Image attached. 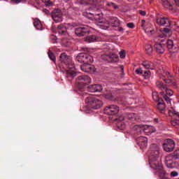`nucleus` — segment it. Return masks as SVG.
<instances>
[{
    "label": "nucleus",
    "mask_w": 179,
    "mask_h": 179,
    "mask_svg": "<svg viewBox=\"0 0 179 179\" xmlns=\"http://www.w3.org/2000/svg\"><path fill=\"white\" fill-rule=\"evenodd\" d=\"M160 156V148L157 144H152L150 147V156L149 157V164L156 173L164 174L163 164L159 162Z\"/></svg>",
    "instance_id": "1"
},
{
    "label": "nucleus",
    "mask_w": 179,
    "mask_h": 179,
    "mask_svg": "<svg viewBox=\"0 0 179 179\" xmlns=\"http://www.w3.org/2000/svg\"><path fill=\"white\" fill-rule=\"evenodd\" d=\"M85 103L89 108H92L93 110H99L103 106L101 101L93 96H87L85 99Z\"/></svg>",
    "instance_id": "2"
},
{
    "label": "nucleus",
    "mask_w": 179,
    "mask_h": 179,
    "mask_svg": "<svg viewBox=\"0 0 179 179\" xmlns=\"http://www.w3.org/2000/svg\"><path fill=\"white\" fill-rule=\"evenodd\" d=\"M93 15L97 26H99V27H101V29L103 30H107V29H108V22H107V20L103 19V15H104L106 16L107 14L94 13Z\"/></svg>",
    "instance_id": "3"
},
{
    "label": "nucleus",
    "mask_w": 179,
    "mask_h": 179,
    "mask_svg": "<svg viewBox=\"0 0 179 179\" xmlns=\"http://www.w3.org/2000/svg\"><path fill=\"white\" fill-rule=\"evenodd\" d=\"M176 148V142L171 138H167L163 143V149L165 152H173Z\"/></svg>",
    "instance_id": "4"
},
{
    "label": "nucleus",
    "mask_w": 179,
    "mask_h": 179,
    "mask_svg": "<svg viewBox=\"0 0 179 179\" xmlns=\"http://www.w3.org/2000/svg\"><path fill=\"white\" fill-rule=\"evenodd\" d=\"M52 20L55 23H59L62 22V11L58 8L53 10L51 13Z\"/></svg>",
    "instance_id": "5"
},
{
    "label": "nucleus",
    "mask_w": 179,
    "mask_h": 179,
    "mask_svg": "<svg viewBox=\"0 0 179 179\" xmlns=\"http://www.w3.org/2000/svg\"><path fill=\"white\" fill-rule=\"evenodd\" d=\"M104 111L105 114L108 115H115L120 112V107L117 106V105H109L105 108Z\"/></svg>",
    "instance_id": "6"
},
{
    "label": "nucleus",
    "mask_w": 179,
    "mask_h": 179,
    "mask_svg": "<svg viewBox=\"0 0 179 179\" xmlns=\"http://www.w3.org/2000/svg\"><path fill=\"white\" fill-rule=\"evenodd\" d=\"M156 22L158 26H164V27H170L171 26V21L167 17H158L156 19Z\"/></svg>",
    "instance_id": "7"
},
{
    "label": "nucleus",
    "mask_w": 179,
    "mask_h": 179,
    "mask_svg": "<svg viewBox=\"0 0 179 179\" xmlns=\"http://www.w3.org/2000/svg\"><path fill=\"white\" fill-rule=\"evenodd\" d=\"M108 20H106V23H108V29L110 27V25L112 27H118L120 26V20L117 17H110L107 15H105Z\"/></svg>",
    "instance_id": "8"
},
{
    "label": "nucleus",
    "mask_w": 179,
    "mask_h": 179,
    "mask_svg": "<svg viewBox=\"0 0 179 179\" xmlns=\"http://www.w3.org/2000/svg\"><path fill=\"white\" fill-rule=\"evenodd\" d=\"M90 33V29H89V27H78L75 30V34L78 37H83V36H86V34H89Z\"/></svg>",
    "instance_id": "9"
},
{
    "label": "nucleus",
    "mask_w": 179,
    "mask_h": 179,
    "mask_svg": "<svg viewBox=\"0 0 179 179\" xmlns=\"http://www.w3.org/2000/svg\"><path fill=\"white\" fill-rule=\"evenodd\" d=\"M80 68L83 72H86L87 73H94L96 72V68H94V66L90 65V64H84Z\"/></svg>",
    "instance_id": "10"
},
{
    "label": "nucleus",
    "mask_w": 179,
    "mask_h": 179,
    "mask_svg": "<svg viewBox=\"0 0 179 179\" xmlns=\"http://www.w3.org/2000/svg\"><path fill=\"white\" fill-rule=\"evenodd\" d=\"M162 3L166 9H169V10H174V6H176L174 0H162Z\"/></svg>",
    "instance_id": "11"
},
{
    "label": "nucleus",
    "mask_w": 179,
    "mask_h": 179,
    "mask_svg": "<svg viewBox=\"0 0 179 179\" xmlns=\"http://www.w3.org/2000/svg\"><path fill=\"white\" fill-rule=\"evenodd\" d=\"M59 61L68 66L72 64V59H71V57L68 56L66 53H62L60 55Z\"/></svg>",
    "instance_id": "12"
},
{
    "label": "nucleus",
    "mask_w": 179,
    "mask_h": 179,
    "mask_svg": "<svg viewBox=\"0 0 179 179\" xmlns=\"http://www.w3.org/2000/svg\"><path fill=\"white\" fill-rule=\"evenodd\" d=\"M154 48L157 54L159 55L164 54V52L166 51V45L164 43H155Z\"/></svg>",
    "instance_id": "13"
},
{
    "label": "nucleus",
    "mask_w": 179,
    "mask_h": 179,
    "mask_svg": "<svg viewBox=\"0 0 179 179\" xmlns=\"http://www.w3.org/2000/svg\"><path fill=\"white\" fill-rule=\"evenodd\" d=\"M88 90L91 93H97L103 90V87L100 84L91 85L88 87Z\"/></svg>",
    "instance_id": "14"
},
{
    "label": "nucleus",
    "mask_w": 179,
    "mask_h": 179,
    "mask_svg": "<svg viewBox=\"0 0 179 179\" xmlns=\"http://www.w3.org/2000/svg\"><path fill=\"white\" fill-rule=\"evenodd\" d=\"M165 164L169 169H173L174 164V157L170 154L165 157Z\"/></svg>",
    "instance_id": "15"
},
{
    "label": "nucleus",
    "mask_w": 179,
    "mask_h": 179,
    "mask_svg": "<svg viewBox=\"0 0 179 179\" xmlns=\"http://www.w3.org/2000/svg\"><path fill=\"white\" fill-rule=\"evenodd\" d=\"M101 2V0H81L80 3L82 5H92L94 6H96V5H98V3H100Z\"/></svg>",
    "instance_id": "16"
},
{
    "label": "nucleus",
    "mask_w": 179,
    "mask_h": 179,
    "mask_svg": "<svg viewBox=\"0 0 179 179\" xmlns=\"http://www.w3.org/2000/svg\"><path fill=\"white\" fill-rule=\"evenodd\" d=\"M78 80H81L82 83H85V85H89V83H92V79L89 76H80L77 78Z\"/></svg>",
    "instance_id": "17"
},
{
    "label": "nucleus",
    "mask_w": 179,
    "mask_h": 179,
    "mask_svg": "<svg viewBox=\"0 0 179 179\" xmlns=\"http://www.w3.org/2000/svg\"><path fill=\"white\" fill-rule=\"evenodd\" d=\"M138 145L141 148H145L148 147V138L140 136L138 137Z\"/></svg>",
    "instance_id": "18"
},
{
    "label": "nucleus",
    "mask_w": 179,
    "mask_h": 179,
    "mask_svg": "<svg viewBox=\"0 0 179 179\" xmlns=\"http://www.w3.org/2000/svg\"><path fill=\"white\" fill-rule=\"evenodd\" d=\"M167 40L166 36L160 35L155 38L154 41L155 44H163L164 41Z\"/></svg>",
    "instance_id": "19"
},
{
    "label": "nucleus",
    "mask_w": 179,
    "mask_h": 179,
    "mask_svg": "<svg viewBox=\"0 0 179 179\" xmlns=\"http://www.w3.org/2000/svg\"><path fill=\"white\" fill-rule=\"evenodd\" d=\"M57 31L60 36H65L66 34V27L64 24H60L57 27Z\"/></svg>",
    "instance_id": "20"
},
{
    "label": "nucleus",
    "mask_w": 179,
    "mask_h": 179,
    "mask_svg": "<svg viewBox=\"0 0 179 179\" xmlns=\"http://www.w3.org/2000/svg\"><path fill=\"white\" fill-rule=\"evenodd\" d=\"M76 61L78 62H80V64H85V62L86 61V53H80L76 58Z\"/></svg>",
    "instance_id": "21"
},
{
    "label": "nucleus",
    "mask_w": 179,
    "mask_h": 179,
    "mask_svg": "<svg viewBox=\"0 0 179 179\" xmlns=\"http://www.w3.org/2000/svg\"><path fill=\"white\" fill-rule=\"evenodd\" d=\"M142 65L145 69H151L152 71L155 69V64L152 62H143Z\"/></svg>",
    "instance_id": "22"
},
{
    "label": "nucleus",
    "mask_w": 179,
    "mask_h": 179,
    "mask_svg": "<svg viewBox=\"0 0 179 179\" xmlns=\"http://www.w3.org/2000/svg\"><path fill=\"white\" fill-rule=\"evenodd\" d=\"M169 114L170 117H173L174 121H179V115L178 113H176L174 110H169Z\"/></svg>",
    "instance_id": "23"
},
{
    "label": "nucleus",
    "mask_w": 179,
    "mask_h": 179,
    "mask_svg": "<svg viewBox=\"0 0 179 179\" xmlns=\"http://www.w3.org/2000/svg\"><path fill=\"white\" fill-rule=\"evenodd\" d=\"M157 109L159 113H163L164 110H166V104L164 102H159L157 106Z\"/></svg>",
    "instance_id": "24"
},
{
    "label": "nucleus",
    "mask_w": 179,
    "mask_h": 179,
    "mask_svg": "<svg viewBox=\"0 0 179 179\" xmlns=\"http://www.w3.org/2000/svg\"><path fill=\"white\" fill-rule=\"evenodd\" d=\"M97 40V37L96 36L92 35L85 38V43H94Z\"/></svg>",
    "instance_id": "25"
},
{
    "label": "nucleus",
    "mask_w": 179,
    "mask_h": 179,
    "mask_svg": "<svg viewBox=\"0 0 179 179\" xmlns=\"http://www.w3.org/2000/svg\"><path fill=\"white\" fill-rule=\"evenodd\" d=\"M34 26L37 29V30H41L43 29V25L41 24V22L39 20L36 19L34 22Z\"/></svg>",
    "instance_id": "26"
},
{
    "label": "nucleus",
    "mask_w": 179,
    "mask_h": 179,
    "mask_svg": "<svg viewBox=\"0 0 179 179\" xmlns=\"http://www.w3.org/2000/svg\"><path fill=\"white\" fill-rule=\"evenodd\" d=\"M110 59L109 62H117L118 61V55L113 53L109 54Z\"/></svg>",
    "instance_id": "27"
},
{
    "label": "nucleus",
    "mask_w": 179,
    "mask_h": 179,
    "mask_svg": "<svg viewBox=\"0 0 179 179\" xmlns=\"http://www.w3.org/2000/svg\"><path fill=\"white\" fill-rule=\"evenodd\" d=\"M94 61L93 59V57H92L90 55L85 53V64H92V62Z\"/></svg>",
    "instance_id": "28"
},
{
    "label": "nucleus",
    "mask_w": 179,
    "mask_h": 179,
    "mask_svg": "<svg viewBox=\"0 0 179 179\" xmlns=\"http://www.w3.org/2000/svg\"><path fill=\"white\" fill-rule=\"evenodd\" d=\"M145 52L148 55H152L153 53V47H152V45H146L145 47Z\"/></svg>",
    "instance_id": "29"
},
{
    "label": "nucleus",
    "mask_w": 179,
    "mask_h": 179,
    "mask_svg": "<svg viewBox=\"0 0 179 179\" xmlns=\"http://www.w3.org/2000/svg\"><path fill=\"white\" fill-rule=\"evenodd\" d=\"M164 81L165 82V83H168V85H170V86H173V89H178V87H177V83L171 81V80L170 79H168V80L164 79Z\"/></svg>",
    "instance_id": "30"
},
{
    "label": "nucleus",
    "mask_w": 179,
    "mask_h": 179,
    "mask_svg": "<svg viewBox=\"0 0 179 179\" xmlns=\"http://www.w3.org/2000/svg\"><path fill=\"white\" fill-rule=\"evenodd\" d=\"M131 129L133 131H138V132H141V131L143 129V125L134 124L131 127Z\"/></svg>",
    "instance_id": "31"
},
{
    "label": "nucleus",
    "mask_w": 179,
    "mask_h": 179,
    "mask_svg": "<svg viewBox=\"0 0 179 179\" xmlns=\"http://www.w3.org/2000/svg\"><path fill=\"white\" fill-rule=\"evenodd\" d=\"M106 6H108L109 8H110V9H115V10L118 9V8H119V6L117 4H115L113 2L107 3Z\"/></svg>",
    "instance_id": "32"
},
{
    "label": "nucleus",
    "mask_w": 179,
    "mask_h": 179,
    "mask_svg": "<svg viewBox=\"0 0 179 179\" xmlns=\"http://www.w3.org/2000/svg\"><path fill=\"white\" fill-rule=\"evenodd\" d=\"M66 78H73V76H76V73H73V71L67 70L66 71Z\"/></svg>",
    "instance_id": "33"
},
{
    "label": "nucleus",
    "mask_w": 179,
    "mask_h": 179,
    "mask_svg": "<svg viewBox=\"0 0 179 179\" xmlns=\"http://www.w3.org/2000/svg\"><path fill=\"white\" fill-rule=\"evenodd\" d=\"M48 54L50 59H51V61H53V62H55V60L57 59V58L55 57V55H54V53H52L51 50H49Z\"/></svg>",
    "instance_id": "34"
},
{
    "label": "nucleus",
    "mask_w": 179,
    "mask_h": 179,
    "mask_svg": "<svg viewBox=\"0 0 179 179\" xmlns=\"http://www.w3.org/2000/svg\"><path fill=\"white\" fill-rule=\"evenodd\" d=\"M174 160H178L179 159V149L175 150L172 154H171Z\"/></svg>",
    "instance_id": "35"
},
{
    "label": "nucleus",
    "mask_w": 179,
    "mask_h": 179,
    "mask_svg": "<svg viewBox=\"0 0 179 179\" xmlns=\"http://www.w3.org/2000/svg\"><path fill=\"white\" fill-rule=\"evenodd\" d=\"M166 44H167V48L169 50H171V48L174 47V42L173 41V40H168L166 42Z\"/></svg>",
    "instance_id": "36"
},
{
    "label": "nucleus",
    "mask_w": 179,
    "mask_h": 179,
    "mask_svg": "<svg viewBox=\"0 0 179 179\" xmlns=\"http://www.w3.org/2000/svg\"><path fill=\"white\" fill-rule=\"evenodd\" d=\"M152 99L154 101H160V98H159L157 92H152Z\"/></svg>",
    "instance_id": "37"
},
{
    "label": "nucleus",
    "mask_w": 179,
    "mask_h": 179,
    "mask_svg": "<svg viewBox=\"0 0 179 179\" xmlns=\"http://www.w3.org/2000/svg\"><path fill=\"white\" fill-rule=\"evenodd\" d=\"M101 59L103 61H106L107 62H109V61H110V54H108V55H107V54L103 55L101 56Z\"/></svg>",
    "instance_id": "38"
},
{
    "label": "nucleus",
    "mask_w": 179,
    "mask_h": 179,
    "mask_svg": "<svg viewBox=\"0 0 179 179\" xmlns=\"http://www.w3.org/2000/svg\"><path fill=\"white\" fill-rule=\"evenodd\" d=\"M170 29H169V27H165V28H164L163 29V30H162V34H163V36H167V35H166V34H169V33H170Z\"/></svg>",
    "instance_id": "39"
},
{
    "label": "nucleus",
    "mask_w": 179,
    "mask_h": 179,
    "mask_svg": "<svg viewBox=\"0 0 179 179\" xmlns=\"http://www.w3.org/2000/svg\"><path fill=\"white\" fill-rule=\"evenodd\" d=\"M150 76H151L150 71H144L143 77L145 78V79H149Z\"/></svg>",
    "instance_id": "40"
},
{
    "label": "nucleus",
    "mask_w": 179,
    "mask_h": 179,
    "mask_svg": "<svg viewBox=\"0 0 179 179\" xmlns=\"http://www.w3.org/2000/svg\"><path fill=\"white\" fill-rule=\"evenodd\" d=\"M164 99L166 101L167 104H171V99L167 95H164Z\"/></svg>",
    "instance_id": "41"
},
{
    "label": "nucleus",
    "mask_w": 179,
    "mask_h": 179,
    "mask_svg": "<svg viewBox=\"0 0 179 179\" xmlns=\"http://www.w3.org/2000/svg\"><path fill=\"white\" fill-rule=\"evenodd\" d=\"M171 125H173V127H175V128H178V127H179L178 121H177V120H171Z\"/></svg>",
    "instance_id": "42"
},
{
    "label": "nucleus",
    "mask_w": 179,
    "mask_h": 179,
    "mask_svg": "<svg viewBox=\"0 0 179 179\" xmlns=\"http://www.w3.org/2000/svg\"><path fill=\"white\" fill-rule=\"evenodd\" d=\"M165 92L167 96H173L174 94V92L171 90L166 89Z\"/></svg>",
    "instance_id": "43"
},
{
    "label": "nucleus",
    "mask_w": 179,
    "mask_h": 179,
    "mask_svg": "<svg viewBox=\"0 0 179 179\" xmlns=\"http://www.w3.org/2000/svg\"><path fill=\"white\" fill-rule=\"evenodd\" d=\"M12 3H20V2H26V0H11Z\"/></svg>",
    "instance_id": "44"
},
{
    "label": "nucleus",
    "mask_w": 179,
    "mask_h": 179,
    "mask_svg": "<svg viewBox=\"0 0 179 179\" xmlns=\"http://www.w3.org/2000/svg\"><path fill=\"white\" fill-rule=\"evenodd\" d=\"M136 73L137 75H142V73H143V70H142L141 68H138L136 70Z\"/></svg>",
    "instance_id": "45"
},
{
    "label": "nucleus",
    "mask_w": 179,
    "mask_h": 179,
    "mask_svg": "<svg viewBox=\"0 0 179 179\" xmlns=\"http://www.w3.org/2000/svg\"><path fill=\"white\" fill-rule=\"evenodd\" d=\"M127 26L129 27V29H134V27H135V24L133 22H129L127 23Z\"/></svg>",
    "instance_id": "46"
},
{
    "label": "nucleus",
    "mask_w": 179,
    "mask_h": 179,
    "mask_svg": "<svg viewBox=\"0 0 179 179\" xmlns=\"http://www.w3.org/2000/svg\"><path fill=\"white\" fill-rule=\"evenodd\" d=\"M162 171L164 172V173H159V174H160V177L162 176V179H170L167 177H164V176H166V171H164V170H163V166H162Z\"/></svg>",
    "instance_id": "47"
},
{
    "label": "nucleus",
    "mask_w": 179,
    "mask_h": 179,
    "mask_svg": "<svg viewBox=\"0 0 179 179\" xmlns=\"http://www.w3.org/2000/svg\"><path fill=\"white\" fill-rule=\"evenodd\" d=\"M120 57L122 59L125 58V51L124 50H122L120 52Z\"/></svg>",
    "instance_id": "48"
},
{
    "label": "nucleus",
    "mask_w": 179,
    "mask_h": 179,
    "mask_svg": "<svg viewBox=\"0 0 179 179\" xmlns=\"http://www.w3.org/2000/svg\"><path fill=\"white\" fill-rule=\"evenodd\" d=\"M178 176V172L173 171L171 173V177H177Z\"/></svg>",
    "instance_id": "49"
},
{
    "label": "nucleus",
    "mask_w": 179,
    "mask_h": 179,
    "mask_svg": "<svg viewBox=\"0 0 179 179\" xmlns=\"http://www.w3.org/2000/svg\"><path fill=\"white\" fill-rule=\"evenodd\" d=\"M52 5V2L50 0L45 2V6H51Z\"/></svg>",
    "instance_id": "50"
},
{
    "label": "nucleus",
    "mask_w": 179,
    "mask_h": 179,
    "mask_svg": "<svg viewBox=\"0 0 179 179\" xmlns=\"http://www.w3.org/2000/svg\"><path fill=\"white\" fill-rule=\"evenodd\" d=\"M51 40L53 41V43H57V36L52 35Z\"/></svg>",
    "instance_id": "51"
},
{
    "label": "nucleus",
    "mask_w": 179,
    "mask_h": 179,
    "mask_svg": "<svg viewBox=\"0 0 179 179\" xmlns=\"http://www.w3.org/2000/svg\"><path fill=\"white\" fill-rule=\"evenodd\" d=\"M159 87L161 88L162 90H165L166 91V89H167L166 87V85H163V84H160L159 85Z\"/></svg>",
    "instance_id": "52"
},
{
    "label": "nucleus",
    "mask_w": 179,
    "mask_h": 179,
    "mask_svg": "<svg viewBox=\"0 0 179 179\" xmlns=\"http://www.w3.org/2000/svg\"><path fill=\"white\" fill-rule=\"evenodd\" d=\"M138 13H140L141 16H146V11L139 10Z\"/></svg>",
    "instance_id": "53"
},
{
    "label": "nucleus",
    "mask_w": 179,
    "mask_h": 179,
    "mask_svg": "<svg viewBox=\"0 0 179 179\" xmlns=\"http://www.w3.org/2000/svg\"><path fill=\"white\" fill-rule=\"evenodd\" d=\"M153 30H150V31H148V29H145V33H148L150 36H152V34H153Z\"/></svg>",
    "instance_id": "54"
},
{
    "label": "nucleus",
    "mask_w": 179,
    "mask_h": 179,
    "mask_svg": "<svg viewBox=\"0 0 179 179\" xmlns=\"http://www.w3.org/2000/svg\"><path fill=\"white\" fill-rule=\"evenodd\" d=\"M173 3H175L176 6L179 7V0H174Z\"/></svg>",
    "instance_id": "55"
},
{
    "label": "nucleus",
    "mask_w": 179,
    "mask_h": 179,
    "mask_svg": "<svg viewBox=\"0 0 179 179\" xmlns=\"http://www.w3.org/2000/svg\"><path fill=\"white\" fill-rule=\"evenodd\" d=\"M43 12L45 13H46V15H50V10H47V9H43Z\"/></svg>",
    "instance_id": "56"
},
{
    "label": "nucleus",
    "mask_w": 179,
    "mask_h": 179,
    "mask_svg": "<svg viewBox=\"0 0 179 179\" xmlns=\"http://www.w3.org/2000/svg\"><path fill=\"white\" fill-rule=\"evenodd\" d=\"M165 73L166 76H168V78H171V75H170V73L169 71H166Z\"/></svg>",
    "instance_id": "57"
},
{
    "label": "nucleus",
    "mask_w": 179,
    "mask_h": 179,
    "mask_svg": "<svg viewBox=\"0 0 179 179\" xmlns=\"http://www.w3.org/2000/svg\"><path fill=\"white\" fill-rule=\"evenodd\" d=\"M121 72L124 75V66H120Z\"/></svg>",
    "instance_id": "58"
},
{
    "label": "nucleus",
    "mask_w": 179,
    "mask_h": 179,
    "mask_svg": "<svg viewBox=\"0 0 179 179\" xmlns=\"http://www.w3.org/2000/svg\"><path fill=\"white\" fill-rule=\"evenodd\" d=\"M119 31H124V29L122 27H118Z\"/></svg>",
    "instance_id": "59"
},
{
    "label": "nucleus",
    "mask_w": 179,
    "mask_h": 179,
    "mask_svg": "<svg viewBox=\"0 0 179 179\" xmlns=\"http://www.w3.org/2000/svg\"><path fill=\"white\" fill-rule=\"evenodd\" d=\"M160 94H161L162 96H164V95H165V94H164V91L161 92H160Z\"/></svg>",
    "instance_id": "60"
},
{
    "label": "nucleus",
    "mask_w": 179,
    "mask_h": 179,
    "mask_svg": "<svg viewBox=\"0 0 179 179\" xmlns=\"http://www.w3.org/2000/svg\"><path fill=\"white\" fill-rule=\"evenodd\" d=\"M142 23H145V20H142Z\"/></svg>",
    "instance_id": "61"
},
{
    "label": "nucleus",
    "mask_w": 179,
    "mask_h": 179,
    "mask_svg": "<svg viewBox=\"0 0 179 179\" xmlns=\"http://www.w3.org/2000/svg\"><path fill=\"white\" fill-rule=\"evenodd\" d=\"M120 120H124V117H120Z\"/></svg>",
    "instance_id": "62"
},
{
    "label": "nucleus",
    "mask_w": 179,
    "mask_h": 179,
    "mask_svg": "<svg viewBox=\"0 0 179 179\" xmlns=\"http://www.w3.org/2000/svg\"><path fill=\"white\" fill-rule=\"evenodd\" d=\"M43 1V2H44V1H45V0H42Z\"/></svg>",
    "instance_id": "63"
},
{
    "label": "nucleus",
    "mask_w": 179,
    "mask_h": 179,
    "mask_svg": "<svg viewBox=\"0 0 179 179\" xmlns=\"http://www.w3.org/2000/svg\"><path fill=\"white\" fill-rule=\"evenodd\" d=\"M90 15H93V14H92V13H90Z\"/></svg>",
    "instance_id": "64"
}]
</instances>
